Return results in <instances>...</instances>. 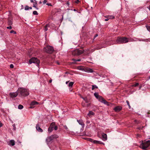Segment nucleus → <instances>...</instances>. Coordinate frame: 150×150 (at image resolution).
<instances>
[{"instance_id":"nucleus-1","label":"nucleus","mask_w":150,"mask_h":150,"mask_svg":"<svg viewBox=\"0 0 150 150\" xmlns=\"http://www.w3.org/2000/svg\"><path fill=\"white\" fill-rule=\"evenodd\" d=\"M129 42L128 38L126 37H118L117 39L116 44L126 43Z\"/></svg>"},{"instance_id":"nucleus-2","label":"nucleus","mask_w":150,"mask_h":150,"mask_svg":"<svg viewBox=\"0 0 150 150\" xmlns=\"http://www.w3.org/2000/svg\"><path fill=\"white\" fill-rule=\"evenodd\" d=\"M94 95L96 98L98 99L100 102L103 103L105 104L108 105V103L101 96H99L98 93H94Z\"/></svg>"},{"instance_id":"nucleus-3","label":"nucleus","mask_w":150,"mask_h":150,"mask_svg":"<svg viewBox=\"0 0 150 150\" xmlns=\"http://www.w3.org/2000/svg\"><path fill=\"white\" fill-rule=\"evenodd\" d=\"M18 90L21 95L23 96H27L29 94L28 91L26 89L20 88H18Z\"/></svg>"},{"instance_id":"nucleus-4","label":"nucleus","mask_w":150,"mask_h":150,"mask_svg":"<svg viewBox=\"0 0 150 150\" xmlns=\"http://www.w3.org/2000/svg\"><path fill=\"white\" fill-rule=\"evenodd\" d=\"M53 48L51 46L48 45L44 47V51L48 53L51 54L54 51Z\"/></svg>"},{"instance_id":"nucleus-5","label":"nucleus","mask_w":150,"mask_h":150,"mask_svg":"<svg viewBox=\"0 0 150 150\" xmlns=\"http://www.w3.org/2000/svg\"><path fill=\"white\" fill-rule=\"evenodd\" d=\"M84 51L83 50L76 49L72 52V54L74 56L79 55L83 53Z\"/></svg>"},{"instance_id":"nucleus-6","label":"nucleus","mask_w":150,"mask_h":150,"mask_svg":"<svg viewBox=\"0 0 150 150\" xmlns=\"http://www.w3.org/2000/svg\"><path fill=\"white\" fill-rule=\"evenodd\" d=\"M40 62V61L35 57L32 58L29 61V63L30 64L32 63H35L37 64V66L39 65Z\"/></svg>"},{"instance_id":"nucleus-7","label":"nucleus","mask_w":150,"mask_h":150,"mask_svg":"<svg viewBox=\"0 0 150 150\" xmlns=\"http://www.w3.org/2000/svg\"><path fill=\"white\" fill-rule=\"evenodd\" d=\"M150 145V140H148L144 143H142L141 145V146L143 149H145L149 147Z\"/></svg>"},{"instance_id":"nucleus-8","label":"nucleus","mask_w":150,"mask_h":150,"mask_svg":"<svg viewBox=\"0 0 150 150\" xmlns=\"http://www.w3.org/2000/svg\"><path fill=\"white\" fill-rule=\"evenodd\" d=\"M57 137V136L56 135H52L51 136L48 137L46 139V140L47 142L49 143L51 142L54 138Z\"/></svg>"},{"instance_id":"nucleus-9","label":"nucleus","mask_w":150,"mask_h":150,"mask_svg":"<svg viewBox=\"0 0 150 150\" xmlns=\"http://www.w3.org/2000/svg\"><path fill=\"white\" fill-rule=\"evenodd\" d=\"M54 122H53L51 123L48 129V131L49 133L51 132L54 129Z\"/></svg>"},{"instance_id":"nucleus-10","label":"nucleus","mask_w":150,"mask_h":150,"mask_svg":"<svg viewBox=\"0 0 150 150\" xmlns=\"http://www.w3.org/2000/svg\"><path fill=\"white\" fill-rule=\"evenodd\" d=\"M31 3H33V7L35 8L36 10H38V8L37 7V2L36 0H30Z\"/></svg>"},{"instance_id":"nucleus-11","label":"nucleus","mask_w":150,"mask_h":150,"mask_svg":"<svg viewBox=\"0 0 150 150\" xmlns=\"http://www.w3.org/2000/svg\"><path fill=\"white\" fill-rule=\"evenodd\" d=\"M10 97L12 98L16 97L18 95V93L17 92L11 93H9Z\"/></svg>"},{"instance_id":"nucleus-12","label":"nucleus","mask_w":150,"mask_h":150,"mask_svg":"<svg viewBox=\"0 0 150 150\" xmlns=\"http://www.w3.org/2000/svg\"><path fill=\"white\" fill-rule=\"evenodd\" d=\"M122 109V108L121 106H117L114 108V110L116 112H119Z\"/></svg>"},{"instance_id":"nucleus-13","label":"nucleus","mask_w":150,"mask_h":150,"mask_svg":"<svg viewBox=\"0 0 150 150\" xmlns=\"http://www.w3.org/2000/svg\"><path fill=\"white\" fill-rule=\"evenodd\" d=\"M77 122H78L79 125H81L82 126L83 128L84 127L85 125L82 120H77Z\"/></svg>"},{"instance_id":"nucleus-14","label":"nucleus","mask_w":150,"mask_h":150,"mask_svg":"<svg viewBox=\"0 0 150 150\" xmlns=\"http://www.w3.org/2000/svg\"><path fill=\"white\" fill-rule=\"evenodd\" d=\"M36 129L39 132H43L42 129L40 128L38 124L36 125Z\"/></svg>"},{"instance_id":"nucleus-15","label":"nucleus","mask_w":150,"mask_h":150,"mask_svg":"<svg viewBox=\"0 0 150 150\" xmlns=\"http://www.w3.org/2000/svg\"><path fill=\"white\" fill-rule=\"evenodd\" d=\"M15 144V141L13 140H11L8 143V144L10 146H13Z\"/></svg>"},{"instance_id":"nucleus-16","label":"nucleus","mask_w":150,"mask_h":150,"mask_svg":"<svg viewBox=\"0 0 150 150\" xmlns=\"http://www.w3.org/2000/svg\"><path fill=\"white\" fill-rule=\"evenodd\" d=\"M102 136L103 137V140L105 141L107 139V135L103 133L102 134Z\"/></svg>"},{"instance_id":"nucleus-17","label":"nucleus","mask_w":150,"mask_h":150,"mask_svg":"<svg viewBox=\"0 0 150 150\" xmlns=\"http://www.w3.org/2000/svg\"><path fill=\"white\" fill-rule=\"evenodd\" d=\"M39 104V103L36 101H33L31 102L30 103L31 106H33L34 105H38Z\"/></svg>"},{"instance_id":"nucleus-18","label":"nucleus","mask_w":150,"mask_h":150,"mask_svg":"<svg viewBox=\"0 0 150 150\" xmlns=\"http://www.w3.org/2000/svg\"><path fill=\"white\" fill-rule=\"evenodd\" d=\"M94 115V113L91 111H89V113L88 114V115L89 117H91L93 115Z\"/></svg>"},{"instance_id":"nucleus-19","label":"nucleus","mask_w":150,"mask_h":150,"mask_svg":"<svg viewBox=\"0 0 150 150\" xmlns=\"http://www.w3.org/2000/svg\"><path fill=\"white\" fill-rule=\"evenodd\" d=\"M93 143L94 144H103V143L100 141L94 140L93 141Z\"/></svg>"},{"instance_id":"nucleus-20","label":"nucleus","mask_w":150,"mask_h":150,"mask_svg":"<svg viewBox=\"0 0 150 150\" xmlns=\"http://www.w3.org/2000/svg\"><path fill=\"white\" fill-rule=\"evenodd\" d=\"M86 71L88 72H92L93 71L92 69L90 68H88L86 69Z\"/></svg>"},{"instance_id":"nucleus-21","label":"nucleus","mask_w":150,"mask_h":150,"mask_svg":"<svg viewBox=\"0 0 150 150\" xmlns=\"http://www.w3.org/2000/svg\"><path fill=\"white\" fill-rule=\"evenodd\" d=\"M74 82H70L68 84V86L69 87H71L74 84Z\"/></svg>"},{"instance_id":"nucleus-22","label":"nucleus","mask_w":150,"mask_h":150,"mask_svg":"<svg viewBox=\"0 0 150 150\" xmlns=\"http://www.w3.org/2000/svg\"><path fill=\"white\" fill-rule=\"evenodd\" d=\"M72 60L74 61V62H73L74 64H76V62H80L81 61V59H73Z\"/></svg>"},{"instance_id":"nucleus-23","label":"nucleus","mask_w":150,"mask_h":150,"mask_svg":"<svg viewBox=\"0 0 150 150\" xmlns=\"http://www.w3.org/2000/svg\"><path fill=\"white\" fill-rule=\"evenodd\" d=\"M49 27L48 24H47L45 27L44 30L45 31H47L48 30L47 27Z\"/></svg>"},{"instance_id":"nucleus-24","label":"nucleus","mask_w":150,"mask_h":150,"mask_svg":"<svg viewBox=\"0 0 150 150\" xmlns=\"http://www.w3.org/2000/svg\"><path fill=\"white\" fill-rule=\"evenodd\" d=\"M8 24L9 25H11L13 24V23L11 21L8 20Z\"/></svg>"},{"instance_id":"nucleus-25","label":"nucleus","mask_w":150,"mask_h":150,"mask_svg":"<svg viewBox=\"0 0 150 150\" xmlns=\"http://www.w3.org/2000/svg\"><path fill=\"white\" fill-rule=\"evenodd\" d=\"M98 88V86H97L96 85H92V90H93L95 88Z\"/></svg>"},{"instance_id":"nucleus-26","label":"nucleus","mask_w":150,"mask_h":150,"mask_svg":"<svg viewBox=\"0 0 150 150\" xmlns=\"http://www.w3.org/2000/svg\"><path fill=\"white\" fill-rule=\"evenodd\" d=\"M23 108V105H19L18 106V108L19 109H21Z\"/></svg>"},{"instance_id":"nucleus-27","label":"nucleus","mask_w":150,"mask_h":150,"mask_svg":"<svg viewBox=\"0 0 150 150\" xmlns=\"http://www.w3.org/2000/svg\"><path fill=\"white\" fill-rule=\"evenodd\" d=\"M129 42H133L136 41L134 40L133 39L130 38H128Z\"/></svg>"},{"instance_id":"nucleus-28","label":"nucleus","mask_w":150,"mask_h":150,"mask_svg":"<svg viewBox=\"0 0 150 150\" xmlns=\"http://www.w3.org/2000/svg\"><path fill=\"white\" fill-rule=\"evenodd\" d=\"M82 98L84 100V101H85V102L86 103H88V99L86 97L85 98Z\"/></svg>"},{"instance_id":"nucleus-29","label":"nucleus","mask_w":150,"mask_h":150,"mask_svg":"<svg viewBox=\"0 0 150 150\" xmlns=\"http://www.w3.org/2000/svg\"><path fill=\"white\" fill-rule=\"evenodd\" d=\"M107 18L108 19H112L114 18V17L113 16H108Z\"/></svg>"},{"instance_id":"nucleus-30","label":"nucleus","mask_w":150,"mask_h":150,"mask_svg":"<svg viewBox=\"0 0 150 150\" xmlns=\"http://www.w3.org/2000/svg\"><path fill=\"white\" fill-rule=\"evenodd\" d=\"M29 9V7L28 6H25V10H28Z\"/></svg>"},{"instance_id":"nucleus-31","label":"nucleus","mask_w":150,"mask_h":150,"mask_svg":"<svg viewBox=\"0 0 150 150\" xmlns=\"http://www.w3.org/2000/svg\"><path fill=\"white\" fill-rule=\"evenodd\" d=\"M126 102L127 104V105H128L129 108H130L131 107L129 105V101L128 100H126Z\"/></svg>"},{"instance_id":"nucleus-32","label":"nucleus","mask_w":150,"mask_h":150,"mask_svg":"<svg viewBox=\"0 0 150 150\" xmlns=\"http://www.w3.org/2000/svg\"><path fill=\"white\" fill-rule=\"evenodd\" d=\"M33 14L34 15H38V13L36 11H34L33 12Z\"/></svg>"},{"instance_id":"nucleus-33","label":"nucleus","mask_w":150,"mask_h":150,"mask_svg":"<svg viewBox=\"0 0 150 150\" xmlns=\"http://www.w3.org/2000/svg\"><path fill=\"white\" fill-rule=\"evenodd\" d=\"M87 139L88 141L91 142H93V141L94 140H93V139H92L91 138H87Z\"/></svg>"},{"instance_id":"nucleus-34","label":"nucleus","mask_w":150,"mask_h":150,"mask_svg":"<svg viewBox=\"0 0 150 150\" xmlns=\"http://www.w3.org/2000/svg\"><path fill=\"white\" fill-rule=\"evenodd\" d=\"M146 27L147 30L150 32V26H146Z\"/></svg>"},{"instance_id":"nucleus-35","label":"nucleus","mask_w":150,"mask_h":150,"mask_svg":"<svg viewBox=\"0 0 150 150\" xmlns=\"http://www.w3.org/2000/svg\"><path fill=\"white\" fill-rule=\"evenodd\" d=\"M10 33H13L14 34H16V31H14V30H11L10 32Z\"/></svg>"},{"instance_id":"nucleus-36","label":"nucleus","mask_w":150,"mask_h":150,"mask_svg":"<svg viewBox=\"0 0 150 150\" xmlns=\"http://www.w3.org/2000/svg\"><path fill=\"white\" fill-rule=\"evenodd\" d=\"M58 127L57 126H55V125H54V129L55 130H57V129Z\"/></svg>"},{"instance_id":"nucleus-37","label":"nucleus","mask_w":150,"mask_h":150,"mask_svg":"<svg viewBox=\"0 0 150 150\" xmlns=\"http://www.w3.org/2000/svg\"><path fill=\"white\" fill-rule=\"evenodd\" d=\"M48 0H44V1H43V3L44 4H45L48 1Z\"/></svg>"},{"instance_id":"nucleus-38","label":"nucleus","mask_w":150,"mask_h":150,"mask_svg":"<svg viewBox=\"0 0 150 150\" xmlns=\"http://www.w3.org/2000/svg\"><path fill=\"white\" fill-rule=\"evenodd\" d=\"M13 129L14 130H15L16 129V126H15V124L13 125Z\"/></svg>"},{"instance_id":"nucleus-39","label":"nucleus","mask_w":150,"mask_h":150,"mask_svg":"<svg viewBox=\"0 0 150 150\" xmlns=\"http://www.w3.org/2000/svg\"><path fill=\"white\" fill-rule=\"evenodd\" d=\"M7 28L8 29H12V27H11V25H10L9 26L7 27Z\"/></svg>"},{"instance_id":"nucleus-40","label":"nucleus","mask_w":150,"mask_h":150,"mask_svg":"<svg viewBox=\"0 0 150 150\" xmlns=\"http://www.w3.org/2000/svg\"><path fill=\"white\" fill-rule=\"evenodd\" d=\"M74 2L76 4H78L79 2V0H76Z\"/></svg>"},{"instance_id":"nucleus-41","label":"nucleus","mask_w":150,"mask_h":150,"mask_svg":"<svg viewBox=\"0 0 150 150\" xmlns=\"http://www.w3.org/2000/svg\"><path fill=\"white\" fill-rule=\"evenodd\" d=\"M139 85V83H136L134 85H133L134 86L136 87L137 86Z\"/></svg>"},{"instance_id":"nucleus-42","label":"nucleus","mask_w":150,"mask_h":150,"mask_svg":"<svg viewBox=\"0 0 150 150\" xmlns=\"http://www.w3.org/2000/svg\"><path fill=\"white\" fill-rule=\"evenodd\" d=\"M14 67L13 65V64H11L10 65V67L11 68H13Z\"/></svg>"},{"instance_id":"nucleus-43","label":"nucleus","mask_w":150,"mask_h":150,"mask_svg":"<svg viewBox=\"0 0 150 150\" xmlns=\"http://www.w3.org/2000/svg\"><path fill=\"white\" fill-rule=\"evenodd\" d=\"M134 122L136 123H137V124L139 123V121H138V120H134Z\"/></svg>"},{"instance_id":"nucleus-44","label":"nucleus","mask_w":150,"mask_h":150,"mask_svg":"<svg viewBox=\"0 0 150 150\" xmlns=\"http://www.w3.org/2000/svg\"><path fill=\"white\" fill-rule=\"evenodd\" d=\"M64 128L66 129H68V128L67 127V126L66 125H64Z\"/></svg>"},{"instance_id":"nucleus-45","label":"nucleus","mask_w":150,"mask_h":150,"mask_svg":"<svg viewBox=\"0 0 150 150\" xmlns=\"http://www.w3.org/2000/svg\"><path fill=\"white\" fill-rule=\"evenodd\" d=\"M46 4L48 6H52V5H51V4L49 3H47Z\"/></svg>"},{"instance_id":"nucleus-46","label":"nucleus","mask_w":150,"mask_h":150,"mask_svg":"<svg viewBox=\"0 0 150 150\" xmlns=\"http://www.w3.org/2000/svg\"><path fill=\"white\" fill-rule=\"evenodd\" d=\"M86 123H87V124H88L90 123V121H89V120H87V121H86Z\"/></svg>"},{"instance_id":"nucleus-47","label":"nucleus","mask_w":150,"mask_h":150,"mask_svg":"<svg viewBox=\"0 0 150 150\" xmlns=\"http://www.w3.org/2000/svg\"><path fill=\"white\" fill-rule=\"evenodd\" d=\"M3 125L2 123L0 122V127H1Z\"/></svg>"},{"instance_id":"nucleus-48","label":"nucleus","mask_w":150,"mask_h":150,"mask_svg":"<svg viewBox=\"0 0 150 150\" xmlns=\"http://www.w3.org/2000/svg\"><path fill=\"white\" fill-rule=\"evenodd\" d=\"M98 36V35L97 34H96L94 36V38H96V37Z\"/></svg>"},{"instance_id":"nucleus-49","label":"nucleus","mask_w":150,"mask_h":150,"mask_svg":"<svg viewBox=\"0 0 150 150\" xmlns=\"http://www.w3.org/2000/svg\"><path fill=\"white\" fill-rule=\"evenodd\" d=\"M147 8L149 9V10L150 11V5L149 6L147 7Z\"/></svg>"},{"instance_id":"nucleus-50","label":"nucleus","mask_w":150,"mask_h":150,"mask_svg":"<svg viewBox=\"0 0 150 150\" xmlns=\"http://www.w3.org/2000/svg\"><path fill=\"white\" fill-rule=\"evenodd\" d=\"M67 5H68V6H69V2H67Z\"/></svg>"},{"instance_id":"nucleus-51","label":"nucleus","mask_w":150,"mask_h":150,"mask_svg":"<svg viewBox=\"0 0 150 150\" xmlns=\"http://www.w3.org/2000/svg\"><path fill=\"white\" fill-rule=\"evenodd\" d=\"M69 82V81H66V84H67Z\"/></svg>"},{"instance_id":"nucleus-52","label":"nucleus","mask_w":150,"mask_h":150,"mask_svg":"<svg viewBox=\"0 0 150 150\" xmlns=\"http://www.w3.org/2000/svg\"><path fill=\"white\" fill-rule=\"evenodd\" d=\"M108 20H109L108 18V19H105V21H108Z\"/></svg>"},{"instance_id":"nucleus-53","label":"nucleus","mask_w":150,"mask_h":150,"mask_svg":"<svg viewBox=\"0 0 150 150\" xmlns=\"http://www.w3.org/2000/svg\"><path fill=\"white\" fill-rule=\"evenodd\" d=\"M137 129H142V128L139 127H138L137 128Z\"/></svg>"},{"instance_id":"nucleus-54","label":"nucleus","mask_w":150,"mask_h":150,"mask_svg":"<svg viewBox=\"0 0 150 150\" xmlns=\"http://www.w3.org/2000/svg\"><path fill=\"white\" fill-rule=\"evenodd\" d=\"M101 48V47H98V48H97V49L98 50V49H100V48Z\"/></svg>"},{"instance_id":"nucleus-55","label":"nucleus","mask_w":150,"mask_h":150,"mask_svg":"<svg viewBox=\"0 0 150 150\" xmlns=\"http://www.w3.org/2000/svg\"><path fill=\"white\" fill-rule=\"evenodd\" d=\"M32 9V8L31 7H29V9Z\"/></svg>"},{"instance_id":"nucleus-56","label":"nucleus","mask_w":150,"mask_h":150,"mask_svg":"<svg viewBox=\"0 0 150 150\" xmlns=\"http://www.w3.org/2000/svg\"><path fill=\"white\" fill-rule=\"evenodd\" d=\"M139 41H145L146 40H139Z\"/></svg>"},{"instance_id":"nucleus-57","label":"nucleus","mask_w":150,"mask_h":150,"mask_svg":"<svg viewBox=\"0 0 150 150\" xmlns=\"http://www.w3.org/2000/svg\"><path fill=\"white\" fill-rule=\"evenodd\" d=\"M51 82H52V80H50V83Z\"/></svg>"},{"instance_id":"nucleus-58","label":"nucleus","mask_w":150,"mask_h":150,"mask_svg":"<svg viewBox=\"0 0 150 150\" xmlns=\"http://www.w3.org/2000/svg\"><path fill=\"white\" fill-rule=\"evenodd\" d=\"M57 64H59V62H57Z\"/></svg>"},{"instance_id":"nucleus-59","label":"nucleus","mask_w":150,"mask_h":150,"mask_svg":"<svg viewBox=\"0 0 150 150\" xmlns=\"http://www.w3.org/2000/svg\"><path fill=\"white\" fill-rule=\"evenodd\" d=\"M39 3H40V4H41V3H42V2H41V1H40V2Z\"/></svg>"},{"instance_id":"nucleus-60","label":"nucleus","mask_w":150,"mask_h":150,"mask_svg":"<svg viewBox=\"0 0 150 150\" xmlns=\"http://www.w3.org/2000/svg\"><path fill=\"white\" fill-rule=\"evenodd\" d=\"M32 108L33 107L31 106L30 107V108Z\"/></svg>"},{"instance_id":"nucleus-61","label":"nucleus","mask_w":150,"mask_h":150,"mask_svg":"<svg viewBox=\"0 0 150 150\" xmlns=\"http://www.w3.org/2000/svg\"><path fill=\"white\" fill-rule=\"evenodd\" d=\"M76 9H74V11H76Z\"/></svg>"},{"instance_id":"nucleus-62","label":"nucleus","mask_w":150,"mask_h":150,"mask_svg":"<svg viewBox=\"0 0 150 150\" xmlns=\"http://www.w3.org/2000/svg\"><path fill=\"white\" fill-rule=\"evenodd\" d=\"M149 79H150V76L149 77Z\"/></svg>"}]
</instances>
